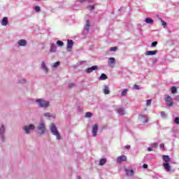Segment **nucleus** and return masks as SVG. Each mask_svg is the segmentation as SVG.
I'll return each instance as SVG.
<instances>
[{
	"label": "nucleus",
	"mask_w": 179,
	"mask_h": 179,
	"mask_svg": "<svg viewBox=\"0 0 179 179\" xmlns=\"http://www.w3.org/2000/svg\"><path fill=\"white\" fill-rule=\"evenodd\" d=\"M159 146H160V148H163L164 149V144H163V143H162V144H160Z\"/></svg>",
	"instance_id": "49"
},
{
	"label": "nucleus",
	"mask_w": 179,
	"mask_h": 179,
	"mask_svg": "<svg viewBox=\"0 0 179 179\" xmlns=\"http://www.w3.org/2000/svg\"><path fill=\"white\" fill-rule=\"evenodd\" d=\"M147 150H148V152H152V151L153 150H152V148H148Z\"/></svg>",
	"instance_id": "47"
},
{
	"label": "nucleus",
	"mask_w": 179,
	"mask_h": 179,
	"mask_svg": "<svg viewBox=\"0 0 179 179\" xmlns=\"http://www.w3.org/2000/svg\"><path fill=\"white\" fill-rule=\"evenodd\" d=\"M165 101L166 102L168 107H173V99L171 96L168 95L165 99Z\"/></svg>",
	"instance_id": "4"
},
{
	"label": "nucleus",
	"mask_w": 179,
	"mask_h": 179,
	"mask_svg": "<svg viewBox=\"0 0 179 179\" xmlns=\"http://www.w3.org/2000/svg\"><path fill=\"white\" fill-rule=\"evenodd\" d=\"M89 1H93V0H89Z\"/></svg>",
	"instance_id": "51"
},
{
	"label": "nucleus",
	"mask_w": 179,
	"mask_h": 179,
	"mask_svg": "<svg viewBox=\"0 0 179 179\" xmlns=\"http://www.w3.org/2000/svg\"><path fill=\"white\" fill-rule=\"evenodd\" d=\"M174 121H175L176 124L179 125V117H176Z\"/></svg>",
	"instance_id": "40"
},
{
	"label": "nucleus",
	"mask_w": 179,
	"mask_h": 179,
	"mask_svg": "<svg viewBox=\"0 0 179 179\" xmlns=\"http://www.w3.org/2000/svg\"><path fill=\"white\" fill-rule=\"evenodd\" d=\"M50 131L52 135H55L57 137V139H61V135H59V132L58 129H57V127H55V124L52 123L50 124Z\"/></svg>",
	"instance_id": "1"
},
{
	"label": "nucleus",
	"mask_w": 179,
	"mask_h": 179,
	"mask_svg": "<svg viewBox=\"0 0 179 179\" xmlns=\"http://www.w3.org/2000/svg\"><path fill=\"white\" fill-rule=\"evenodd\" d=\"M160 114H161V117H166V113H165L164 111H162V112L160 113Z\"/></svg>",
	"instance_id": "41"
},
{
	"label": "nucleus",
	"mask_w": 179,
	"mask_h": 179,
	"mask_svg": "<svg viewBox=\"0 0 179 179\" xmlns=\"http://www.w3.org/2000/svg\"><path fill=\"white\" fill-rule=\"evenodd\" d=\"M162 159L165 163H169V162H170L171 160L170 157H169V155H163Z\"/></svg>",
	"instance_id": "18"
},
{
	"label": "nucleus",
	"mask_w": 179,
	"mask_h": 179,
	"mask_svg": "<svg viewBox=\"0 0 179 179\" xmlns=\"http://www.w3.org/2000/svg\"><path fill=\"white\" fill-rule=\"evenodd\" d=\"M108 64L110 65L111 64H115V58L110 57L108 59Z\"/></svg>",
	"instance_id": "24"
},
{
	"label": "nucleus",
	"mask_w": 179,
	"mask_h": 179,
	"mask_svg": "<svg viewBox=\"0 0 179 179\" xmlns=\"http://www.w3.org/2000/svg\"><path fill=\"white\" fill-rule=\"evenodd\" d=\"M78 1L80 2V3H83V2H85L86 0H78Z\"/></svg>",
	"instance_id": "48"
},
{
	"label": "nucleus",
	"mask_w": 179,
	"mask_h": 179,
	"mask_svg": "<svg viewBox=\"0 0 179 179\" xmlns=\"http://www.w3.org/2000/svg\"><path fill=\"white\" fill-rule=\"evenodd\" d=\"M159 145L157 144V143H152V148H157Z\"/></svg>",
	"instance_id": "43"
},
{
	"label": "nucleus",
	"mask_w": 179,
	"mask_h": 179,
	"mask_svg": "<svg viewBox=\"0 0 179 179\" xmlns=\"http://www.w3.org/2000/svg\"><path fill=\"white\" fill-rule=\"evenodd\" d=\"M145 22L147 24H153L154 23L153 19L149 17L145 18Z\"/></svg>",
	"instance_id": "17"
},
{
	"label": "nucleus",
	"mask_w": 179,
	"mask_h": 179,
	"mask_svg": "<svg viewBox=\"0 0 179 179\" xmlns=\"http://www.w3.org/2000/svg\"><path fill=\"white\" fill-rule=\"evenodd\" d=\"M69 86L70 87H75V83H70L69 84Z\"/></svg>",
	"instance_id": "42"
},
{
	"label": "nucleus",
	"mask_w": 179,
	"mask_h": 179,
	"mask_svg": "<svg viewBox=\"0 0 179 179\" xmlns=\"http://www.w3.org/2000/svg\"><path fill=\"white\" fill-rule=\"evenodd\" d=\"M107 163V159L106 158H103V159H101L99 160V166H104V164Z\"/></svg>",
	"instance_id": "19"
},
{
	"label": "nucleus",
	"mask_w": 179,
	"mask_h": 179,
	"mask_svg": "<svg viewBox=\"0 0 179 179\" xmlns=\"http://www.w3.org/2000/svg\"><path fill=\"white\" fill-rule=\"evenodd\" d=\"M117 50H118V48L115 46V47H111L110 48V51H112V52H115V51H117Z\"/></svg>",
	"instance_id": "32"
},
{
	"label": "nucleus",
	"mask_w": 179,
	"mask_h": 179,
	"mask_svg": "<svg viewBox=\"0 0 179 179\" xmlns=\"http://www.w3.org/2000/svg\"><path fill=\"white\" fill-rule=\"evenodd\" d=\"M1 25L2 26H8V17H4L1 20Z\"/></svg>",
	"instance_id": "16"
},
{
	"label": "nucleus",
	"mask_w": 179,
	"mask_h": 179,
	"mask_svg": "<svg viewBox=\"0 0 179 179\" xmlns=\"http://www.w3.org/2000/svg\"><path fill=\"white\" fill-rule=\"evenodd\" d=\"M24 129L26 134H30V131L34 129V124H29V126H24Z\"/></svg>",
	"instance_id": "6"
},
{
	"label": "nucleus",
	"mask_w": 179,
	"mask_h": 179,
	"mask_svg": "<svg viewBox=\"0 0 179 179\" xmlns=\"http://www.w3.org/2000/svg\"><path fill=\"white\" fill-rule=\"evenodd\" d=\"M59 62H56L54 64H53V68H58V66H59Z\"/></svg>",
	"instance_id": "31"
},
{
	"label": "nucleus",
	"mask_w": 179,
	"mask_h": 179,
	"mask_svg": "<svg viewBox=\"0 0 179 179\" xmlns=\"http://www.w3.org/2000/svg\"><path fill=\"white\" fill-rule=\"evenodd\" d=\"M87 8L90 9V10H93V9H94V6H88Z\"/></svg>",
	"instance_id": "37"
},
{
	"label": "nucleus",
	"mask_w": 179,
	"mask_h": 179,
	"mask_svg": "<svg viewBox=\"0 0 179 179\" xmlns=\"http://www.w3.org/2000/svg\"><path fill=\"white\" fill-rule=\"evenodd\" d=\"M140 120L142 121V122H148V117L143 115H140Z\"/></svg>",
	"instance_id": "15"
},
{
	"label": "nucleus",
	"mask_w": 179,
	"mask_h": 179,
	"mask_svg": "<svg viewBox=\"0 0 179 179\" xmlns=\"http://www.w3.org/2000/svg\"><path fill=\"white\" fill-rule=\"evenodd\" d=\"M103 93H104V94H109L110 90L108 89V86H105V87L103 89Z\"/></svg>",
	"instance_id": "23"
},
{
	"label": "nucleus",
	"mask_w": 179,
	"mask_h": 179,
	"mask_svg": "<svg viewBox=\"0 0 179 179\" xmlns=\"http://www.w3.org/2000/svg\"><path fill=\"white\" fill-rule=\"evenodd\" d=\"M44 115H45V117H52L50 113H46L44 114Z\"/></svg>",
	"instance_id": "39"
},
{
	"label": "nucleus",
	"mask_w": 179,
	"mask_h": 179,
	"mask_svg": "<svg viewBox=\"0 0 179 179\" xmlns=\"http://www.w3.org/2000/svg\"><path fill=\"white\" fill-rule=\"evenodd\" d=\"M146 104L148 106H150L152 104V99H148L146 101Z\"/></svg>",
	"instance_id": "34"
},
{
	"label": "nucleus",
	"mask_w": 179,
	"mask_h": 179,
	"mask_svg": "<svg viewBox=\"0 0 179 179\" xmlns=\"http://www.w3.org/2000/svg\"><path fill=\"white\" fill-rule=\"evenodd\" d=\"M128 89H124L122 92V96L124 97L125 96H127V93H128Z\"/></svg>",
	"instance_id": "29"
},
{
	"label": "nucleus",
	"mask_w": 179,
	"mask_h": 179,
	"mask_svg": "<svg viewBox=\"0 0 179 179\" xmlns=\"http://www.w3.org/2000/svg\"><path fill=\"white\" fill-rule=\"evenodd\" d=\"M35 10H36V12H40V10H41V9L40 8V6H35Z\"/></svg>",
	"instance_id": "35"
},
{
	"label": "nucleus",
	"mask_w": 179,
	"mask_h": 179,
	"mask_svg": "<svg viewBox=\"0 0 179 179\" xmlns=\"http://www.w3.org/2000/svg\"><path fill=\"white\" fill-rule=\"evenodd\" d=\"M73 47V41L68 40L67 41V48H66L67 51L69 52H71V51H72Z\"/></svg>",
	"instance_id": "5"
},
{
	"label": "nucleus",
	"mask_w": 179,
	"mask_h": 179,
	"mask_svg": "<svg viewBox=\"0 0 179 179\" xmlns=\"http://www.w3.org/2000/svg\"><path fill=\"white\" fill-rule=\"evenodd\" d=\"M57 45H59V47H62L64 45V42H62L61 41H57Z\"/></svg>",
	"instance_id": "30"
},
{
	"label": "nucleus",
	"mask_w": 179,
	"mask_h": 179,
	"mask_svg": "<svg viewBox=\"0 0 179 179\" xmlns=\"http://www.w3.org/2000/svg\"><path fill=\"white\" fill-rule=\"evenodd\" d=\"M86 26L87 28L85 29L86 31H89V27H90V21L89 20H86Z\"/></svg>",
	"instance_id": "26"
},
{
	"label": "nucleus",
	"mask_w": 179,
	"mask_h": 179,
	"mask_svg": "<svg viewBox=\"0 0 179 179\" xmlns=\"http://www.w3.org/2000/svg\"><path fill=\"white\" fill-rule=\"evenodd\" d=\"M159 20H161L162 26H164V27L167 26V22H166V21L162 20V18H160V17H159Z\"/></svg>",
	"instance_id": "33"
},
{
	"label": "nucleus",
	"mask_w": 179,
	"mask_h": 179,
	"mask_svg": "<svg viewBox=\"0 0 179 179\" xmlns=\"http://www.w3.org/2000/svg\"><path fill=\"white\" fill-rule=\"evenodd\" d=\"M124 148L125 149H130L131 148V145H125Z\"/></svg>",
	"instance_id": "44"
},
{
	"label": "nucleus",
	"mask_w": 179,
	"mask_h": 179,
	"mask_svg": "<svg viewBox=\"0 0 179 179\" xmlns=\"http://www.w3.org/2000/svg\"><path fill=\"white\" fill-rule=\"evenodd\" d=\"M24 82H26V80H23V81H20V83H24Z\"/></svg>",
	"instance_id": "50"
},
{
	"label": "nucleus",
	"mask_w": 179,
	"mask_h": 179,
	"mask_svg": "<svg viewBox=\"0 0 179 179\" xmlns=\"http://www.w3.org/2000/svg\"><path fill=\"white\" fill-rule=\"evenodd\" d=\"M171 93L172 94H176V93H177V87L173 86V87H171Z\"/></svg>",
	"instance_id": "27"
},
{
	"label": "nucleus",
	"mask_w": 179,
	"mask_h": 179,
	"mask_svg": "<svg viewBox=\"0 0 179 179\" xmlns=\"http://www.w3.org/2000/svg\"><path fill=\"white\" fill-rule=\"evenodd\" d=\"M50 51L51 52H55L57 51V46L55 45V43H51L50 44Z\"/></svg>",
	"instance_id": "14"
},
{
	"label": "nucleus",
	"mask_w": 179,
	"mask_h": 179,
	"mask_svg": "<svg viewBox=\"0 0 179 179\" xmlns=\"http://www.w3.org/2000/svg\"><path fill=\"white\" fill-rule=\"evenodd\" d=\"M143 169H148V164H144L143 165Z\"/></svg>",
	"instance_id": "45"
},
{
	"label": "nucleus",
	"mask_w": 179,
	"mask_h": 179,
	"mask_svg": "<svg viewBox=\"0 0 179 179\" xmlns=\"http://www.w3.org/2000/svg\"><path fill=\"white\" fill-rule=\"evenodd\" d=\"M18 45H20V47H24L27 45V41L24 39H21L18 41Z\"/></svg>",
	"instance_id": "11"
},
{
	"label": "nucleus",
	"mask_w": 179,
	"mask_h": 179,
	"mask_svg": "<svg viewBox=\"0 0 179 179\" xmlns=\"http://www.w3.org/2000/svg\"><path fill=\"white\" fill-rule=\"evenodd\" d=\"M97 69H99V67L97 66H92L91 68L86 69L85 72L87 73H92L93 71H96Z\"/></svg>",
	"instance_id": "7"
},
{
	"label": "nucleus",
	"mask_w": 179,
	"mask_h": 179,
	"mask_svg": "<svg viewBox=\"0 0 179 179\" xmlns=\"http://www.w3.org/2000/svg\"><path fill=\"white\" fill-rule=\"evenodd\" d=\"M97 131H99V125L94 124L92 128V136H96L97 135Z\"/></svg>",
	"instance_id": "10"
},
{
	"label": "nucleus",
	"mask_w": 179,
	"mask_h": 179,
	"mask_svg": "<svg viewBox=\"0 0 179 179\" xmlns=\"http://www.w3.org/2000/svg\"><path fill=\"white\" fill-rule=\"evenodd\" d=\"M41 68L43 69L45 73H48V69L45 66V63L44 62H42Z\"/></svg>",
	"instance_id": "13"
},
{
	"label": "nucleus",
	"mask_w": 179,
	"mask_h": 179,
	"mask_svg": "<svg viewBox=\"0 0 179 179\" xmlns=\"http://www.w3.org/2000/svg\"><path fill=\"white\" fill-rule=\"evenodd\" d=\"M93 115V113L92 112H87L85 115V118H90Z\"/></svg>",
	"instance_id": "25"
},
{
	"label": "nucleus",
	"mask_w": 179,
	"mask_h": 179,
	"mask_svg": "<svg viewBox=\"0 0 179 179\" xmlns=\"http://www.w3.org/2000/svg\"><path fill=\"white\" fill-rule=\"evenodd\" d=\"M159 51L157 50H148L145 52V55L149 56V55H156Z\"/></svg>",
	"instance_id": "9"
},
{
	"label": "nucleus",
	"mask_w": 179,
	"mask_h": 179,
	"mask_svg": "<svg viewBox=\"0 0 179 179\" xmlns=\"http://www.w3.org/2000/svg\"><path fill=\"white\" fill-rule=\"evenodd\" d=\"M156 45H157V41H155L151 43V47H156Z\"/></svg>",
	"instance_id": "36"
},
{
	"label": "nucleus",
	"mask_w": 179,
	"mask_h": 179,
	"mask_svg": "<svg viewBox=\"0 0 179 179\" xmlns=\"http://www.w3.org/2000/svg\"><path fill=\"white\" fill-rule=\"evenodd\" d=\"M163 166L166 171H170V170H171V166H170V164L169 162L164 163Z\"/></svg>",
	"instance_id": "12"
},
{
	"label": "nucleus",
	"mask_w": 179,
	"mask_h": 179,
	"mask_svg": "<svg viewBox=\"0 0 179 179\" xmlns=\"http://www.w3.org/2000/svg\"><path fill=\"white\" fill-rule=\"evenodd\" d=\"M126 173L127 174V176H134V170L131 169H126Z\"/></svg>",
	"instance_id": "21"
},
{
	"label": "nucleus",
	"mask_w": 179,
	"mask_h": 179,
	"mask_svg": "<svg viewBox=\"0 0 179 179\" xmlns=\"http://www.w3.org/2000/svg\"><path fill=\"white\" fill-rule=\"evenodd\" d=\"M133 89H136V90H139V85H134L133 86Z\"/></svg>",
	"instance_id": "38"
},
{
	"label": "nucleus",
	"mask_w": 179,
	"mask_h": 179,
	"mask_svg": "<svg viewBox=\"0 0 179 179\" xmlns=\"http://www.w3.org/2000/svg\"><path fill=\"white\" fill-rule=\"evenodd\" d=\"M5 133V127L3 125H1V127L0 128V135H3Z\"/></svg>",
	"instance_id": "28"
},
{
	"label": "nucleus",
	"mask_w": 179,
	"mask_h": 179,
	"mask_svg": "<svg viewBox=\"0 0 179 179\" xmlns=\"http://www.w3.org/2000/svg\"><path fill=\"white\" fill-rule=\"evenodd\" d=\"M175 100H176L177 101H179V95L176 96Z\"/></svg>",
	"instance_id": "46"
},
{
	"label": "nucleus",
	"mask_w": 179,
	"mask_h": 179,
	"mask_svg": "<svg viewBox=\"0 0 179 179\" xmlns=\"http://www.w3.org/2000/svg\"><path fill=\"white\" fill-rule=\"evenodd\" d=\"M36 1H40V0H36Z\"/></svg>",
	"instance_id": "52"
},
{
	"label": "nucleus",
	"mask_w": 179,
	"mask_h": 179,
	"mask_svg": "<svg viewBox=\"0 0 179 179\" xmlns=\"http://www.w3.org/2000/svg\"><path fill=\"white\" fill-rule=\"evenodd\" d=\"M36 101L37 103H38L40 107H42L44 108L49 107L50 106V103L48 101H44L43 99H38Z\"/></svg>",
	"instance_id": "2"
},
{
	"label": "nucleus",
	"mask_w": 179,
	"mask_h": 179,
	"mask_svg": "<svg viewBox=\"0 0 179 179\" xmlns=\"http://www.w3.org/2000/svg\"><path fill=\"white\" fill-rule=\"evenodd\" d=\"M117 113L120 114V115H124V114H125V110L122 108H120L117 110Z\"/></svg>",
	"instance_id": "20"
},
{
	"label": "nucleus",
	"mask_w": 179,
	"mask_h": 179,
	"mask_svg": "<svg viewBox=\"0 0 179 179\" xmlns=\"http://www.w3.org/2000/svg\"><path fill=\"white\" fill-rule=\"evenodd\" d=\"M38 129L40 131V134H41L45 132V124L43 121H41L38 126Z\"/></svg>",
	"instance_id": "3"
},
{
	"label": "nucleus",
	"mask_w": 179,
	"mask_h": 179,
	"mask_svg": "<svg viewBox=\"0 0 179 179\" xmlns=\"http://www.w3.org/2000/svg\"><path fill=\"white\" fill-rule=\"evenodd\" d=\"M107 75H106L105 73H102L101 74V76L99 77V80H106V79H107Z\"/></svg>",
	"instance_id": "22"
},
{
	"label": "nucleus",
	"mask_w": 179,
	"mask_h": 179,
	"mask_svg": "<svg viewBox=\"0 0 179 179\" xmlns=\"http://www.w3.org/2000/svg\"><path fill=\"white\" fill-rule=\"evenodd\" d=\"M117 163H122V162H127V156L121 155L117 158Z\"/></svg>",
	"instance_id": "8"
}]
</instances>
